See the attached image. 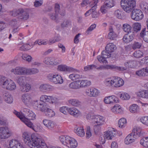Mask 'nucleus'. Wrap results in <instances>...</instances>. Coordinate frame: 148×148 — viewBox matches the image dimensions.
<instances>
[{
	"instance_id": "aec40b11",
	"label": "nucleus",
	"mask_w": 148,
	"mask_h": 148,
	"mask_svg": "<svg viewBox=\"0 0 148 148\" xmlns=\"http://www.w3.org/2000/svg\"><path fill=\"white\" fill-rule=\"evenodd\" d=\"M113 83L114 84V87H118L122 86L124 84V81L121 78L119 77L115 78L113 80Z\"/></svg>"
},
{
	"instance_id": "338daca9",
	"label": "nucleus",
	"mask_w": 148,
	"mask_h": 148,
	"mask_svg": "<svg viewBox=\"0 0 148 148\" xmlns=\"http://www.w3.org/2000/svg\"><path fill=\"white\" fill-rule=\"evenodd\" d=\"M22 58L24 60H26L27 62H31L32 59V57L31 56L27 54H23L22 56Z\"/></svg>"
},
{
	"instance_id": "680f3d73",
	"label": "nucleus",
	"mask_w": 148,
	"mask_h": 148,
	"mask_svg": "<svg viewBox=\"0 0 148 148\" xmlns=\"http://www.w3.org/2000/svg\"><path fill=\"white\" fill-rule=\"evenodd\" d=\"M52 57H48L45 58L44 61V62L45 64L48 65H52V62L51 61V60H53Z\"/></svg>"
},
{
	"instance_id": "a211bd4d",
	"label": "nucleus",
	"mask_w": 148,
	"mask_h": 148,
	"mask_svg": "<svg viewBox=\"0 0 148 148\" xmlns=\"http://www.w3.org/2000/svg\"><path fill=\"white\" fill-rule=\"evenodd\" d=\"M93 3L94 5L92 7V16L93 18H96L99 16V14L95 11L96 8V5L98 3V0H94L92 3Z\"/></svg>"
},
{
	"instance_id": "8fccbe9b",
	"label": "nucleus",
	"mask_w": 148,
	"mask_h": 148,
	"mask_svg": "<svg viewBox=\"0 0 148 148\" xmlns=\"http://www.w3.org/2000/svg\"><path fill=\"white\" fill-rule=\"evenodd\" d=\"M132 28L131 26L127 23L124 24L122 26V29L125 32L128 33L130 32H134L131 31Z\"/></svg>"
},
{
	"instance_id": "cd10ccee",
	"label": "nucleus",
	"mask_w": 148,
	"mask_h": 148,
	"mask_svg": "<svg viewBox=\"0 0 148 148\" xmlns=\"http://www.w3.org/2000/svg\"><path fill=\"white\" fill-rule=\"evenodd\" d=\"M109 31L110 32L108 35V38L112 40H116L117 35L113 31V29L112 27L109 28Z\"/></svg>"
},
{
	"instance_id": "6e6d98bb",
	"label": "nucleus",
	"mask_w": 148,
	"mask_h": 148,
	"mask_svg": "<svg viewBox=\"0 0 148 148\" xmlns=\"http://www.w3.org/2000/svg\"><path fill=\"white\" fill-rule=\"evenodd\" d=\"M58 14L54 12H50L48 14L50 18L53 20H57L58 15Z\"/></svg>"
},
{
	"instance_id": "ea45409f",
	"label": "nucleus",
	"mask_w": 148,
	"mask_h": 148,
	"mask_svg": "<svg viewBox=\"0 0 148 148\" xmlns=\"http://www.w3.org/2000/svg\"><path fill=\"white\" fill-rule=\"evenodd\" d=\"M105 67L107 69H116L119 71H122L125 70L127 68L126 67H118L114 65H107Z\"/></svg>"
},
{
	"instance_id": "5701e85b",
	"label": "nucleus",
	"mask_w": 148,
	"mask_h": 148,
	"mask_svg": "<svg viewBox=\"0 0 148 148\" xmlns=\"http://www.w3.org/2000/svg\"><path fill=\"white\" fill-rule=\"evenodd\" d=\"M53 97L50 96H47L46 95H42L40 98V100L41 101L45 102H49L53 103Z\"/></svg>"
},
{
	"instance_id": "f3484780",
	"label": "nucleus",
	"mask_w": 148,
	"mask_h": 148,
	"mask_svg": "<svg viewBox=\"0 0 148 148\" xmlns=\"http://www.w3.org/2000/svg\"><path fill=\"white\" fill-rule=\"evenodd\" d=\"M23 112L28 117L29 120H34L35 119L36 115L32 111L27 108H24Z\"/></svg>"
},
{
	"instance_id": "0e129e2a",
	"label": "nucleus",
	"mask_w": 148,
	"mask_h": 148,
	"mask_svg": "<svg viewBox=\"0 0 148 148\" xmlns=\"http://www.w3.org/2000/svg\"><path fill=\"white\" fill-rule=\"evenodd\" d=\"M94 126V130L95 132L96 133L100 131L101 129V126L103 124H95Z\"/></svg>"
},
{
	"instance_id": "052dcab7",
	"label": "nucleus",
	"mask_w": 148,
	"mask_h": 148,
	"mask_svg": "<svg viewBox=\"0 0 148 148\" xmlns=\"http://www.w3.org/2000/svg\"><path fill=\"white\" fill-rule=\"evenodd\" d=\"M40 89L42 91H45L50 89V86L47 84H42L39 87Z\"/></svg>"
},
{
	"instance_id": "9d476101",
	"label": "nucleus",
	"mask_w": 148,
	"mask_h": 148,
	"mask_svg": "<svg viewBox=\"0 0 148 148\" xmlns=\"http://www.w3.org/2000/svg\"><path fill=\"white\" fill-rule=\"evenodd\" d=\"M116 132L114 128L109 129L104 134V138L107 140H111L115 136Z\"/></svg>"
},
{
	"instance_id": "6e6552de",
	"label": "nucleus",
	"mask_w": 148,
	"mask_h": 148,
	"mask_svg": "<svg viewBox=\"0 0 148 148\" xmlns=\"http://www.w3.org/2000/svg\"><path fill=\"white\" fill-rule=\"evenodd\" d=\"M21 99L24 103L27 106L31 104L32 102V96L28 93L24 94L22 95Z\"/></svg>"
},
{
	"instance_id": "f03ea898",
	"label": "nucleus",
	"mask_w": 148,
	"mask_h": 148,
	"mask_svg": "<svg viewBox=\"0 0 148 148\" xmlns=\"http://www.w3.org/2000/svg\"><path fill=\"white\" fill-rule=\"evenodd\" d=\"M121 6L125 11L129 13L136 6L135 0H121Z\"/></svg>"
},
{
	"instance_id": "423d86ee",
	"label": "nucleus",
	"mask_w": 148,
	"mask_h": 148,
	"mask_svg": "<svg viewBox=\"0 0 148 148\" xmlns=\"http://www.w3.org/2000/svg\"><path fill=\"white\" fill-rule=\"evenodd\" d=\"M11 135L12 133L8 130L6 127H0V138H7L11 136Z\"/></svg>"
},
{
	"instance_id": "7ed1b4c3",
	"label": "nucleus",
	"mask_w": 148,
	"mask_h": 148,
	"mask_svg": "<svg viewBox=\"0 0 148 148\" xmlns=\"http://www.w3.org/2000/svg\"><path fill=\"white\" fill-rule=\"evenodd\" d=\"M48 80L55 84H61L63 80L60 75L58 74H49L47 76Z\"/></svg>"
},
{
	"instance_id": "e2e57ef3",
	"label": "nucleus",
	"mask_w": 148,
	"mask_h": 148,
	"mask_svg": "<svg viewBox=\"0 0 148 148\" xmlns=\"http://www.w3.org/2000/svg\"><path fill=\"white\" fill-rule=\"evenodd\" d=\"M141 8L146 12H148V4L145 1H143L141 5Z\"/></svg>"
},
{
	"instance_id": "58836bf2",
	"label": "nucleus",
	"mask_w": 148,
	"mask_h": 148,
	"mask_svg": "<svg viewBox=\"0 0 148 148\" xmlns=\"http://www.w3.org/2000/svg\"><path fill=\"white\" fill-rule=\"evenodd\" d=\"M25 77L24 76H18L16 78V81L20 86L25 84Z\"/></svg>"
},
{
	"instance_id": "f8f14e48",
	"label": "nucleus",
	"mask_w": 148,
	"mask_h": 148,
	"mask_svg": "<svg viewBox=\"0 0 148 148\" xmlns=\"http://www.w3.org/2000/svg\"><path fill=\"white\" fill-rule=\"evenodd\" d=\"M3 88L7 90H12L16 89V86L14 82L10 79H8Z\"/></svg>"
},
{
	"instance_id": "b1692460",
	"label": "nucleus",
	"mask_w": 148,
	"mask_h": 148,
	"mask_svg": "<svg viewBox=\"0 0 148 148\" xmlns=\"http://www.w3.org/2000/svg\"><path fill=\"white\" fill-rule=\"evenodd\" d=\"M137 95L140 97L147 99L148 98V91L143 90L138 91L136 93Z\"/></svg>"
},
{
	"instance_id": "2f4dec72",
	"label": "nucleus",
	"mask_w": 148,
	"mask_h": 148,
	"mask_svg": "<svg viewBox=\"0 0 148 148\" xmlns=\"http://www.w3.org/2000/svg\"><path fill=\"white\" fill-rule=\"evenodd\" d=\"M70 138V137L68 136H61L59 138L62 143L66 146Z\"/></svg>"
},
{
	"instance_id": "c756f323",
	"label": "nucleus",
	"mask_w": 148,
	"mask_h": 148,
	"mask_svg": "<svg viewBox=\"0 0 148 148\" xmlns=\"http://www.w3.org/2000/svg\"><path fill=\"white\" fill-rule=\"evenodd\" d=\"M116 47L113 43H109L107 44L106 47V51L108 52H110L112 53V52L114 51L116 49Z\"/></svg>"
},
{
	"instance_id": "4d7b16f0",
	"label": "nucleus",
	"mask_w": 148,
	"mask_h": 148,
	"mask_svg": "<svg viewBox=\"0 0 148 148\" xmlns=\"http://www.w3.org/2000/svg\"><path fill=\"white\" fill-rule=\"evenodd\" d=\"M136 65V62L134 61H130L125 63V65L127 68H132Z\"/></svg>"
},
{
	"instance_id": "473e14b6",
	"label": "nucleus",
	"mask_w": 148,
	"mask_h": 148,
	"mask_svg": "<svg viewBox=\"0 0 148 148\" xmlns=\"http://www.w3.org/2000/svg\"><path fill=\"white\" fill-rule=\"evenodd\" d=\"M22 9H23L22 8H20L18 9H14L12 11L10 12V14L14 16H18V17L19 18V17L20 15L21 14V12H22Z\"/></svg>"
},
{
	"instance_id": "393cba45",
	"label": "nucleus",
	"mask_w": 148,
	"mask_h": 148,
	"mask_svg": "<svg viewBox=\"0 0 148 148\" xmlns=\"http://www.w3.org/2000/svg\"><path fill=\"white\" fill-rule=\"evenodd\" d=\"M68 111L71 115L75 117H77L80 114V112L78 110L74 108H68Z\"/></svg>"
},
{
	"instance_id": "de8ad7c7",
	"label": "nucleus",
	"mask_w": 148,
	"mask_h": 148,
	"mask_svg": "<svg viewBox=\"0 0 148 148\" xmlns=\"http://www.w3.org/2000/svg\"><path fill=\"white\" fill-rule=\"evenodd\" d=\"M106 7L110 8L114 5V1L113 0H106L104 3Z\"/></svg>"
},
{
	"instance_id": "ddd939ff",
	"label": "nucleus",
	"mask_w": 148,
	"mask_h": 148,
	"mask_svg": "<svg viewBox=\"0 0 148 148\" xmlns=\"http://www.w3.org/2000/svg\"><path fill=\"white\" fill-rule=\"evenodd\" d=\"M137 138L136 137L134 136L133 133L129 134L125 139V143L126 145H129L134 142Z\"/></svg>"
},
{
	"instance_id": "2eb2a0df",
	"label": "nucleus",
	"mask_w": 148,
	"mask_h": 148,
	"mask_svg": "<svg viewBox=\"0 0 148 148\" xmlns=\"http://www.w3.org/2000/svg\"><path fill=\"white\" fill-rule=\"evenodd\" d=\"M86 94L90 97H96L98 95L99 92L97 89L94 88L88 89L86 90Z\"/></svg>"
},
{
	"instance_id": "c85d7f7f",
	"label": "nucleus",
	"mask_w": 148,
	"mask_h": 148,
	"mask_svg": "<svg viewBox=\"0 0 148 148\" xmlns=\"http://www.w3.org/2000/svg\"><path fill=\"white\" fill-rule=\"evenodd\" d=\"M141 129L140 127H135L132 133H133L134 136L137 138L141 136Z\"/></svg>"
},
{
	"instance_id": "f257e3e1",
	"label": "nucleus",
	"mask_w": 148,
	"mask_h": 148,
	"mask_svg": "<svg viewBox=\"0 0 148 148\" xmlns=\"http://www.w3.org/2000/svg\"><path fill=\"white\" fill-rule=\"evenodd\" d=\"M23 136L25 143L31 148H47L44 140L36 135L32 134L30 136L27 133L24 132Z\"/></svg>"
},
{
	"instance_id": "bf43d9fd",
	"label": "nucleus",
	"mask_w": 148,
	"mask_h": 148,
	"mask_svg": "<svg viewBox=\"0 0 148 148\" xmlns=\"http://www.w3.org/2000/svg\"><path fill=\"white\" fill-rule=\"evenodd\" d=\"M45 115L49 117H52L54 116L55 113L52 110L48 108L45 113Z\"/></svg>"
},
{
	"instance_id": "9b49d317",
	"label": "nucleus",
	"mask_w": 148,
	"mask_h": 148,
	"mask_svg": "<svg viewBox=\"0 0 148 148\" xmlns=\"http://www.w3.org/2000/svg\"><path fill=\"white\" fill-rule=\"evenodd\" d=\"M55 12L64 16L65 13V8L62 4L60 5L58 3H56L55 5Z\"/></svg>"
},
{
	"instance_id": "a19ab883",
	"label": "nucleus",
	"mask_w": 148,
	"mask_h": 148,
	"mask_svg": "<svg viewBox=\"0 0 148 148\" xmlns=\"http://www.w3.org/2000/svg\"><path fill=\"white\" fill-rule=\"evenodd\" d=\"M140 144L143 147V148H148V137H146L142 138L140 140Z\"/></svg>"
},
{
	"instance_id": "39448f33",
	"label": "nucleus",
	"mask_w": 148,
	"mask_h": 148,
	"mask_svg": "<svg viewBox=\"0 0 148 148\" xmlns=\"http://www.w3.org/2000/svg\"><path fill=\"white\" fill-rule=\"evenodd\" d=\"M112 55L111 53L108 52L106 49L105 51H102L101 55H99L97 56V59L100 62L106 63L107 61L106 59L111 57Z\"/></svg>"
},
{
	"instance_id": "e433bc0d",
	"label": "nucleus",
	"mask_w": 148,
	"mask_h": 148,
	"mask_svg": "<svg viewBox=\"0 0 148 148\" xmlns=\"http://www.w3.org/2000/svg\"><path fill=\"white\" fill-rule=\"evenodd\" d=\"M72 68L68 67L66 65H61L58 66V69L61 71H70L73 70Z\"/></svg>"
},
{
	"instance_id": "1a4fd4ad",
	"label": "nucleus",
	"mask_w": 148,
	"mask_h": 148,
	"mask_svg": "<svg viewBox=\"0 0 148 148\" xmlns=\"http://www.w3.org/2000/svg\"><path fill=\"white\" fill-rule=\"evenodd\" d=\"M135 36L134 33V32H130L127 33L124 36L123 40L125 43H128L132 41Z\"/></svg>"
},
{
	"instance_id": "603ef678",
	"label": "nucleus",
	"mask_w": 148,
	"mask_h": 148,
	"mask_svg": "<svg viewBox=\"0 0 148 148\" xmlns=\"http://www.w3.org/2000/svg\"><path fill=\"white\" fill-rule=\"evenodd\" d=\"M91 84V82L90 81H88L86 80H82L80 81V88L81 87H83L90 85Z\"/></svg>"
},
{
	"instance_id": "a18cd8bd",
	"label": "nucleus",
	"mask_w": 148,
	"mask_h": 148,
	"mask_svg": "<svg viewBox=\"0 0 148 148\" xmlns=\"http://www.w3.org/2000/svg\"><path fill=\"white\" fill-rule=\"evenodd\" d=\"M4 98L6 102L8 103H11L13 102V97L10 94H5L4 97Z\"/></svg>"
},
{
	"instance_id": "774afa93",
	"label": "nucleus",
	"mask_w": 148,
	"mask_h": 148,
	"mask_svg": "<svg viewBox=\"0 0 148 148\" xmlns=\"http://www.w3.org/2000/svg\"><path fill=\"white\" fill-rule=\"evenodd\" d=\"M105 83L107 86L114 87V84L113 83V80H110L109 79H108L106 80Z\"/></svg>"
},
{
	"instance_id": "c9c22d12",
	"label": "nucleus",
	"mask_w": 148,
	"mask_h": 148,
	"mask_svg": "<svg viewBox=\"0 0 148 148\" xmlns=\"http://www.w3.org/2000/svg\"><path fill=\"white\" fill-rule=\"evenodd\" d=\"M69 103L72 106L75 107H80L81 106V103L78 100L75 99H71L69 101Z\"/></svg>"
},
{
	"instance_id": "7c9ffc66",
	"label": "nucleus",
	"mask_w": 148,
	"mask_h": 148,
	"mask_svg": "<svg viewBox=\"0 0 148 148\" xmlns=\"http://www.w3.org/2000/svg\"><path fill=\"white\" fill-rule=\"evenodd\" d=\"M22 12H21L19 17V19L23 20H26L28 19L29 17V13L26 11L22 9Z\"/></svg>"
},
{
	"instance_id": "864d4df0",
	"label": "nucleus",
	"mask_w": 148,
	"mask_h": 148,
	"mask_svg": "<svg viewBox=\"0 0 148 148\" xmlns=\"http://www.w3.org/2000/svg\"><path fill=\"white\" fill-rule=\"evenodd\" d=\"M69 77L72 80H75L81 78L82 75L77 74L74 73L70 74L69 75Z\"/></svg>"
},
{
	"instance_id": "37998d69",
	"label": "nucleus",
	"mask_w": 148,
	"mask_h": 148,
	"mask_svg": "<svg viewBox=\"0 0 148 148\" xmlns=\"http://www.w3.org/2000/svg\"><path fill=\"white\" fill-rule=\"evenodd\" d=\"M22 121L28 127L34 130V125L30 121V120H29L25 118L23 120H22Z\"/></svg>"
},
{
	"instance_id": "79ce46f5",
	"label": "nucleus",
	"mask_w": 148,
	"mask_h": 148,
	"mask_svg": "<svg viewBox=\"0 0 148 148\" xmlns=\"http://www.w3.org/2000/svg\"><path fill=\"white\" fill-rule=\"evenodd\" d=\"M27 75H32L37 73L39 72V70L36 68H27Z\"/></svg>"
},
{
	"instance_id": "3c124183",
	"label": "nucleus",
	"mask_w": 148,
	"mask_h": 148,
	"mask_svg": "<svg viewBox=\"0 0 148 148\" xmlns=\"http://www.w3.org/2000/svg\"><path fill=\"white\" fill-rule=\"evenodd\" d=\"M138 109L137 105L134 104L130 107L129 110L131 112L134 113L137 112L138 111Z\"/></svg>"
},
{
	"instance_id": "bb28decb",
	"label": "nucleus",
	"mask_w": 148,
	"mask_h": 148,
	"mask_svg": "<svg viewBox=\"0 0 148 148\" xmlns=\"http://www.w3.org/2000/svg\"><path fill=\"white\" fill-rule=\"evenodd\" d=\"M92 117V118H94L93 119L94 120V121L95 122V124H103L104 121L102 116L99 115H95Z\"/></svg>"
},
{
	"instance_id": "4468645a",
	"label": "nucleus",
	"mask_w": 148,
	"mask_h": 148,
	"mask_svg": "<svg viewBox=\"0 0 148 148\" xmlns=\"http://www.w3.org/2000/svg\"><path fill=\"white\" fill-rule=\"evenodd\" d=\"M34 108L38 110H40L42 112H44L45 113L47 111V110L48 108L45 105V104H41V103L38 104L37 101H36L34 105Z\"/></svg>"
},
{
	"instance_id": "72a5a7b5",
	"label": "nucleus",
	"mask_w": 148,
	"mask_h": 148,
	"mask_svg": "<svg viewBox=\"0 0 148 148\" xmlns=\"http://www.w3.org/2000/svg\"><path fill=\"white\" fill-rule=\"evenodd\" d=\"M80 81H77L71 83L69 85L70 88L74 89H78L80 88Z\"/></svg>"
},
{
	"instance_id": "4be33fe9",
	"label": "nucleus",
	"mask_w": 148,
	"mask_h": 148,
	"mask_svg": "<svg viewBox=\"0 0 148 148\" xmlns=\"http://www.w3.org/2000/svg\"><path fill=\"white\" fill-rule=\"evenodd\" d=\"M77 145V143L76 141L73 138L70 137L66 146L69 148H75Z\"/></svg>"
},
{
	"instance_id": "13d9d810",
	"label": "nucleus",
	"mask_w": 148,
	"mask_h": 148,
	"mask_svg": "<svg viewBox=\"0 0 148 148\" xmlns=\"http://www.w3.org/2000/svg\"><path fill=\"white\" fill-rule=\"evenodd\" d=\"M141 28V25L140 23H135L134 24V32H137L140 30Z\"/></svg>"
},
{
	"instance_id": "69168bd1",
	"label": "nucleus",
	"mask_w": 148,
	"mask_h": 148,
	"mask_svg": "<svg viewBox=\"0 0 148 148\" xmlns=\"http://www.w3.org/2000/svg\"><path fill=\"white\" fill-rule=\"evenodd\" d=\"M143 55V53L140 50L136 51L133 54V55L134 57L137 58L141 57Z\"/></svg>"
},
{
	"instance_id": "6ab92c4d",
	"label": "nucleus",
	"mask_w": 148,
	"mask_h": 148,
	"mask_svg": "<svg viewBox=\"0 0 148 148\" xmlns=\"http://www.w3.org/2000/svg\"><path fill=\"white\" fill-rule=\"evenodd\" d=\"M44 125L49 129L53 128L55 126L54 123L52 121L44 119L42 121Z\"/></svg>"
},
{
	"instance_id": "5fc2aeb1",
	"label": "nucleus",
	"mask_w": 148,
	"mask_h": 148,
	"mask_svg": "<svg viewBox=\"0 0 148 148\" xmlns=\"http://www.w3.org/2000/svg\"><path fill=\"white\" fill-rule=\"evenodd\" d=\"M126 120L124 118H122L120 119L118 122L119 127L120 128H122L124 127L126 124Z\"/></svg>"
},
{
	"instance_id": "09e8293b",
	"label": "nucleus",
	"mask_w": 148,
	"mask_h": 148,
	"mask_svg": "<svg viewBox=\"0 0 148 148\" xmlns=\"http://www.w3.org/2000/svg\"><path fill=\"white\" fill-rule=\"evenodd\" d=\"M114 14V15L117 18L120 19L124 18L125 17V16L123 14V13L118 10H117L115 11Z\"/></svg>"
},
{
	"instance_id": "4c0bfd02",
	"label": "nucleus",
	"mask_w": 148,
	"mask_h": 148,
	"mask_svg": "<svg viewBox=\"0 0 148 148\" xmlns=\"http://www.w3.org/2000/svg\"><path fill=\"white\" fill-rule=\"evenodd\" d=\"M111 110L115 114L119 113L121 112L122 111L121 106L118 104L114 105L111 109Z\"/></svg>"
},
{
	"instance_id": "dca6fc26",
	"label": "nucleus",
	"mask_w": 148,
	"mask_h": 148,
	"mask_svg": "<svg viewBox=\"0 0 148 148\" xmlns=\"http://www.w3.org/2000/svg\"><path fill=\"white\" fill-rule=\"evenodd\" d=\"M118 101L117 98L115 96H111L105 98L104 102L107 104H110L116 102Z\"/></svg>"
},
{
	"instance_id": "c03bdc74",
	"label": "nucleus",
	"mask_w": 148,
	"mask_h": 148,
	"mask_svg": "<svg viewBox=\"0 0 148 148\" xmlns=\"http://www.w3.org/2000/svg\"><path fill=\"white\" fill-rule=\"evenodd\" d=\"M19 143L18 141L15 139H12L9 142V145L10 147V148H15L16 146H17Z\"/></svg>"
},
{
	"instance_id": "49530a36",
	"label": "nucleus",
	"mask_w": 148,
	"mask_h": 148,
	"mask_svg": "<svg viewBox=\"0 0 148 148\" xmlns=\"http://www.w3.org/2000/svg\"><path fill=\"white\" fill-rule=\"evenodd\" d=\"M8 80L5 77L0 75V86L3 88Z\"/></svg>"
},
{
	"instance_id": "0eeeda50",
	"label": "nucleus",
	"mask_w": 148,
	"mask_h": 148,
	"mask_svg": "<svg viewBox=\"0 0 148 148\" xmlns=\"http://www.w3.org/2000/svg\"><path fill=\"white\" fill-rule=\"evenodd\" d=\"M27 71L26 68L18 66L12 69L11 71L16 75H27Z\"/></svg>"
},
{
	"instance_id": "412c9836",
	"label": "nucleus",
	"mask_w": 148,
	"mask_h": 148,
	"mask_svg": "<svg viewBox=\"0 0 148 148\" xmlns=\"http://www.w3.org/2000/svg\"><path fill=\"white\" fill-rule=\"evenodd\" d=\"M148 73V69L146 67L136 72V74L139 76H147Z\"/></svg>"
},
{
	"instance_id": "f704fd0d",
	"label": "nucleus",
	"mask_w": 148,
	"mask_h": 148,
	"mask_svg": "<svg viewBox=\"0 0 148 148\" xmlns=\"http://www.w3.org/2000/svg\"><path fill=\"white\" fill-rule=\"evenodd\" d=\"M31 88V85L29 84L26 83L20 86V89L22 92H26L29 91Z\"/></svg>"
},
{
	"instance_id": "20e7f679",
	"label": "nucleus",
	"mask_w": 148,
	"mask_h": 148,
	"mask_svg": "<svg viewBox=\"0 0 148 148\" xmlns=\"http://www.w3.org/2000/svg\"><path fill=\"white\" fill-rule=\"evenodd\" d=\"M132 18L136 21L141 20L143 17L142 12L139 9H134L131 15Z\"/></svg>"
},
{
	"instance_id": "a878e982",
	"label": "nucleus",
	"mask_w": 148,
	"mask_h": 148,
	"mask_svg": "<svg viewBox=\"0 0 148 148\" xmlns=\"http://www.w3.org/2000/svg\"><path fill=\"white\" fill-rule=\"evenodd\" d=\"M74 131L75 133L79 136L83 137L84 135L85 132L82 127H75Z\"/></svg>"
}]
</instances>
